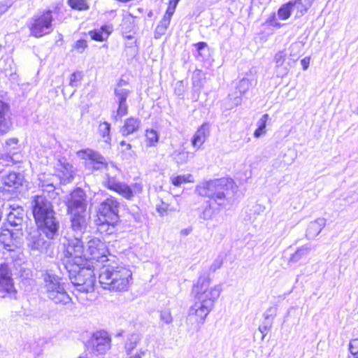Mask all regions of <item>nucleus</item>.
Masks as SVG:
<instances>
[{
  "label": "nucleus",
  "mask_w": 358,
  "mask_h": 358,
  "mask_svg": "<svg viewBox=\"0 0 358 358\" xmlns=\"http://www.w3.org/2000/svg\"><path fill=\"white\" fill-rule=\"evenodd\" d=\"M210 282L209 273L203 272L193 287L196 301L189 310L186 322L196 331L200 329L222 292L220 285L210 286Z\"/></svg>",
  "instance_id": "f257e3e1"
},
{
  "label": "nucleus",
  "mask_w": 358,
  "mask_h": 358,
  "mask_svg": "<svg viewBox=\"0 0 358 358\" xmlns=\"http://www.w3.org/2000/svg\"><path fill=\"white\" fill-rule=\"evenodd\" d=\"M234 182L230 178H220L199 183L196 187V192L201 196L209 199L208 205L201 213L199 217L204 220L212 219L215 215L213 208V204H217L222 208L226 206L227 201L228 190L232 189Z\"/></svg>",
  "instance_id": "f03ea898"
},
{
  "label": "nucleus",
  "mask_w": 358,
  "mask_h": 358,
  "mask_svg": "<svg viewBox=\"0 0 358 358\" xmlns=\"http://www.w3.org/2000/svg\"><path fill=\"white\" fill-rule=\"evenodd\" d=\"M31 209L37 227L45 236L48 239L58 236L60 224L52 203L44 196H35L31 201Z\"/></svg>",
  "instance_id": "7ed1b4c3"
},
{
  "label": "nucleus",
  "mask_w": 358,
  "mask_h": 358,
  "mask_svg": "<svg viewBox=\"0 0 358 358\" xmlns=\"http://www.w3.org/2000/svg\"><path fill=\"white\" fill-rule=\"evenodd\" d=\"M69 215L71 224L64 237V252L71 257V262L80 265L85 259L82 238L86 228V214Z\"/></svg>",
  "instance_id": "20e7f679"
},
{
  "label": "nucleus",
  "mask_w": 358,
  "mask_h": 358,
  "mask_svg": "<svg viewBox=\"0 0 358 358\" xmlns=\"http://www.w3.org/2000/svg\"><path fill=\"white\" fill-rule=\"evenodd\" d=\"M131 280L132 272L129 268L117 263L104 264L99 275L101 287L113 292L127 290Z\"/></svg>",
  "instance_id": "39448f33"
},
{
  "label": "nucleus",
  "mask_w": 358,
  "mask_h": 358,
  "mask_svg": "<svg viewBox=\"0 0 358 358\" xmlns=\"http://www.w3.org/2000/svg\"><path fill=\"white\" fill-rule=\"evenodd\" d=\"M65 268L69 273V279L71 283L75 286L76 290L82 293H88L94 290V276L93 271L89 268H85L84 262L82 264H76L70 262L71 257L65 253Z\"/></svg>",
  "instance_id": "423d86ee"
},
{
  "label": "nucleus",
  "mask_w": 358,
  "mask_h": 358,
  "mask_svg": "<svg viewBox=\"0 0 358 358\" xmlns=\"http://www.w3.org/2000/svg\"><path fill=\"white\" fill-rule=\"evenodd\" d=\"M43 280L42 292L54 303L66 306L72 302L59 276L51 271H45L43 273Z\"/></svg>",
  "instance_id": "0eeeda50"
},
{
  "label": "nucleus",
  "mask_w": 358,
  "mask_h": 358,
  "mask_svg": "<svg viewBox=\"0 0 358 358\" xmlns=\"http://www.w3.org/2000/svg\"><path fill=\"white\" fill-rule=\"evenodd\" d=\"M43 280L42 292L54 303L66 306L72 302L59 276L51 271H45L43 273Z\"/></svg>",
  "instance_id": "6e6552de"
},
{
  "label": "nucleus",
  "mask_w": 358,
  "mask_h": 358,
  "mask_svg": "<svg viewBox=\"0 0 358 358\" xmlns=\"http://www.w3.org/2000/svg\"><path fill=\"white\" fill-rule=\"evenodd\" d=\"M113 169L105 173L103 185L108 189L113 190L127 200H133L136 194L141 193L143 187L141 183L135 182L131 186L125 182H120L115 177V172Z\"/></svg>",
  "instance_id": "1a4fd4ad"
},
{
  "label": "nucleus",
  "mask_w": 358,
  "mask_h": 358,
  "mask_svg": "<svg viewBox=\"0 0 358 358\" xmlns=\"http://www.w3.org/2000/svg\"><path fill=\"white\" fill-rule=\"evenodd\" d=\"M53 20L52 12L50 10L35 14L29 22L30 35L36 38H41L49 34L52 31Z\"/></svg>",
  "instance_id": "9d476101"
},
{
  "label": "nucleus",
  "mask_w": 358,
  "mask_h": 358,
  "mask_svg": "<svg viewBox=\"0 0 358 358\" xmlns=\"http://www.w3.org/2000/svg\"><path fill=\"white\" fill-rule=\"evenodd\" d=\"M108 250L106 244L99 238H92L88 242L87 250L84 252V262L87 259L96 260L101 263L109 262Z\"/></svg>",
  "instance_id": "9b49d317"
},
{
  "label": "nucleus",
  "mask_w": 358,
  "mask_h": 358,
  "mask_svg": "<svg viewBox=\"0 0 358 358\" xmlns=\"http://www.w3.org/2000/svg\"><path fill=\"white\" fill-rule=\"evenodd\" d=\"M120 203L115 197L110 196L101 203L99 208V213L103 217V220L113 224L119 221Z\"/></svg>",
  "instance_id": "f8f14e48"
},
{
  "label": "nucleus",
  "mask_w": 358,
  "mask_h": 358,
  "mask_svg": "<svg viewBox=\"0 0 358 358\" xmlns=\"http://www.w3.org/2000/svg\"><path fill=\"white\" fill-rule=\"evenodd\" d=\"M87 206L86 194L80 188L73 190L66 201L69 214H87Z\"/></svg>",
  "instance_id": "ddd939ff"
},
{
  "label": "nucleus",
  "mask_w": 358,
  "mask_h": 358,
  "mask_svg": "<svg viewBox=\"0 0 358 358\" xmlns=\"http://www.w3.org/2000/svg\"><path fill=\"white\" fill-rule=\"evenodd\" d=\"M88 347L95 355L105 354L110 348V338L104 331H96L88 341Z\"/></svg>",
  "instance_id": "4468645a"
},
{
  "label": "nucleus",
  "mask_w": 358,
  "mask_h": 358,
  "mask_svg": "<svg viewBox=\"0 0 358 358\" xmlns=\"http://www.w3.org/2000/svg\"><path fill=\"white\" fill-rule=\"evenodd\" d=\"M43 236L45 235L38 227L30 230L26 237L27 248L32 252L40 253L45 252L51 245V239L46 241Z\"/></svg>",
  "instance_id": "2eb2a0df"
},
{
  "label": "nucleus",
  "mask_w": 358,
  "mask_h": 358,
  "mask_svg": "<svg viewBox=\"0 0 358 358\" xmlns=\"http://www.w3.org/2000/svg\"><path fill=\"white\" fill-rule=\"evenodd\" d=\"M12 271L6 263L0 264V293L14 294L15 293Z\"/></svg>",
  "instance_id": "dca6fc26"
},
{
  "label": "nucleus",
  "mask_w": 358,
  "mask_h": 358,
  "mask_svg": "<svg viewBox=\"0 0 358 358\" xmlns=\"http://www.w3.org/2000/svg\"><path fill=\"white\" fill-rule=\"evenodd\" d=\"M10 211L7 215V221L8 224L14 227H17V236H22V227L24 224V210L23 208L17 204L10 205Z\"/></svg>",
  "instance_id": "f3484780"
},
{
  "label": "nucleus",
  "mask_w": 358,
  "mask_h": 358,
  "mask_svg": "<svg viewBox=\"0 0 358 358\" xmlns=\"http://www.w3.org/2000/svg\"><path fill=\"white\" fill-rule=\"evenodd\" d=\"M130 90L117 86L115 89V102L118 104L116 114L113 115V119L116 121L126 115L128 112V106L127 99L130 94Z\"/></svg>",
  "instance_id": "a211bd4d"
},
{
  "label": "nucleus",
  "mask_w": 358,
  "mask_h": 358,
  "mask_svg": "<svg viewBox=\"0 0 358 358\" xmlns=\"http://www.w3.org/2000/svg\"><path fill=\"white\" fill-rule=\"evenodd\" d=\"M210 124L203 122L196 131L191 139V143L194 148L199 150L210 135Z\"/></svg>",
  "instance_id": "6ab92c4d"
},
{
  "label": "nucleus",
  "mask_w": 358,
  "mask_h": 358,
  "mask_svg": "<svg viewBox=\"0 0 358 358\" xmlns=\"http://www.w3.org/2000/svg\"><path fill=\"white\" fill-rule=\"evenodd\" d=\"M10 106L0 100V136L7 134L12 128Z\"/></svg>",
  "instance_id": "aec40b11"
},
{
  "label": "nucleus",
  "mask_w": 358,
  "mask_h": 358,
  "mask_svg": "<svg viewBox=\"0 0 358 358\" xmlns=\"http://www.w3.org/2000/svg\"><path fill=\"white\" fill-rule=\"evenodd\" d=\"M326 225V220L319 217L311 222L307 228L306 236L308 239H313L320 234Z\"/></svg>",
  "instance_id": "412c9836"
},
{
  "label": "nucleus",
  "mask_w": 358,
  "mask_h": 358,
  "mask_svg": "<svg viewBox=\"0 0 358 358\" xmlns=\"http://www.w3.org/2000/svg\"><path fill=\"white\" fill-rule=\"evenodd\" d=\"M77 155L79 158L88 161L86 164L87 166L95 162H99L100 160H104L105 158L99 152L89 148L78 151Z\"/></svg>",
  "instance_id": "4be33fe9"
},
{
  "label": "nucleus",
  "mask_w": 358,
  "mask_h": 358,
  "mask_svg": "<svg viewBox=\"0 0 358 358\" xmlns=\"http://www.w3.org/2000/svg\"><path fill=\"white\" fill-rule=\"evenodd\" d=\"M285 57L286 53L285 51L278 52L274 57L275 71L278 77L283 78L288 73L289 68L287 65L285 64Z\"/></svg>",
  "instance_id": "5701e85b"
},
{
  "label": "nucleus",
  "mask_w": 358,
  "mask_h": 358,
  "mask_svg": "<svg viewBox=\"0 0 358 358\" xmlns=\"http://www.w3.org/2000/svg\"><path fill=\"white\" fill-rule=\"evenodd\" d=\"M58 177L63 183L69 182L73 178V166L68 163H59L57 164Z\"/></svg>",
  "instance_id": "b1692460"
},
{
  "label": "nucleus",
  "mask_w": 358,
  "mask_h": 358,
  "mask_svg": "<svg viewBox=\"0 0 358 358\" xmlns=\"http://www.w3.org/2000/svg\"><path fill=\"white\" fill-rule=\"evenodd\" d=\"M22 176L15 172H10L8 175L2 178L3 184L13 189H17L19 187L22 186Z\"/></svg>",
  "instance_id": "393cba45"
},
{
  "label": "nucleus",
  "mask_w": 358,
  "mask_h": 358,
  "mask_svg": "<svg viewBox=\"0 0 358 358\" xmlns=\"http://www.w3.org/2000/svg\"><path fill=\"white\" fill-rule=\"evenodd\" d=\"M141 126V120L137 117H129L125 120L124 125L120 129L123 136H128L136 131Z\"/></svg>",
  "instance_id": "a878e982"
},
{
  "label": "nucleus",
  "mask_w": 358,
  "mask_h": 358,
  "mask_svg": "<svg viewBox=\"0 0 358 358\" xmlns=\"http://www.w3.org/2000/svg\"><path fill=\"white\" fill-rule=\"evenodd\" d=\"M113 27L111 25H103L99 29L90 31L89 34L92 39L96 41H103L106 40L112 32Z\"/></svg>",
  "instance_id": "bb28decb"
},
{
  "label": "nucleus",
  "mask_w": 358,
  "mask_h": 358,
  "mask_svg": "<svg viewBox=\"0 0 358 358\" xmlns=\"http://www.w3.org/2000/svg\"><path fill=\"white\" fill-rule=\"evenodd\" d=\"M194 155L193 152L186 151L184 148L175 150L171 155L173 159L178 164H186L189 161V159L192 158Z\"/></svg>",
  "instance_id": "cd10ccee"
},
{
  "label": "nucleus",
  "mask_w": 358,
  "mask_h": 358,
  "mask_svg": "<svg viewBox=\"0 0 358 358\" xmlns=\"http://www.w3.org/2000/svg\"><path fill=\"white\" fill-rule=\"evenodd\" d=\"M310 250L311 247L308 244L298 248L295 252L290 257L289 262L295 264L306 259Z\"/></svg>",
  "instance_id": "c85d7f7f"
},
{
  "label": "nucleus",
  "mask_w": 358,
  "mask_h": 358,
  "mask_svg": "<svg viewBox=\"0 0 358 358\" xmlns=\"http://www.w3.org/2000/svg\"><path fill=\"white\" fill-rule=\"evenodd\" d=\"M140 340L141 336L137 333H132L127 336L124 342V350L127 355H129L136 348Z\"/></svg>",
  "instance_id": "c756f323"
},
{
  "label": "nucleus",
  "mask_w": 358,
  "mask_h": 358,
  "mask_svg": "<svg viewBox=\"0 0 358 358\" xmlns=\"http://www.w3.org/2000/svg\"><path fill=\"white\" fill-rule=\"evenodd\" d=\"M90 169H91L92 171H100V170H105L106 172L110 171V169H113L114 171H117V168L113 163L108 164L106 159L104 158V160H100L99 162H95L94 164H92L90 166H87Z\"/></svg>",
  "instance_id": "7c9ffc66"
},
{
  "label": "nucleus",
  "mask_w": 358,
  "mask_h": 358,
  "mask_svg": "<svg viewBox=\"0 0 358 358\" xmlns=\"http://www.w3.org/2000/svg\"><path fill=\"white\" fill-rule=\"evenodd\" d=\"M294 7V3H293V1H290L282 4L278 10V16L279 19L282 20H287L290 17Z\"/></svg>",
  "instance_id": "2f4dec72"
},
{
  "label": "nucleus",
  "mask_w": 358,
  "mask_h": 358,
  "mask_svg": "<svg viewBox=\"0 0 358 358\" xmlns=\"http://www.w3.org/2000/svg\"><path fill=\"white\" fill-rule=\"evenodd\" d=\"M269 118V115L268 114L263 115L260 119L257 121V128L254 132V136L255 138H260L264 136L266 133V123Z\"/></svg>",
  "instance_id": "473e14b6"
},
{
  "label": "nucleus",
  "mask_w": 358,
  "mask_h": 358,
  "mask_svg": "<svg viewBox=\"0 0 358 358\" xmlns=\"http://www.w3.org/2000/svg\"><path fill=\"white\" fill-rule=\"evenodd\" d=\"M110 124L107 122H103L99 125V133L105 143H110L111 138L110 136Z\"/></svg>",
  "instance_id": "72a5a7b5"
},
{
  "label": "nucleus",
  "mask_w": 358,
  "mask_h": 358,
  "mask_svg": "<svg viewBox=\"0 0 358 358\" xmlns=\"http://www.w3.org/2000/svg\"><path fill=\"white\" fill-rule=\"evenodd\" d=\"M255 83L256 81L254 78H243L240 80L236 89L238 90L240 95H242Z\"/></svg>",
  "instance_id": "f704fd0d"
},
{
  "label": "nucleus",
  "mask_w": 358,
  "mask_h": 358,
  "mask_svg": "<svg viewBox=\"0 0 358 358\" xmlns=\"http://www.w3.org/2000/svg\"><path fill=\"white\" fill-rule=\"evenodd\" d=\"M206 78L205 73L199 69H196L192 73V83L194 87L200 89Z\"/></svg>",
  "instance_id": "c9c22d12"
},
{
  "label": "nucleus",
  "mask_w": 358,
  "mask_h": 358,
  "mask_svg": "<svg viewBox=\"0 0 358 358\" xmlns=\"http://www.w3.org/2000/svg\"><path fill=\"white\" fill-rule=\"evenodd\" d=\"M313 1L314 0H295L293 3H294V7L296 8L297 10L301 15H303L312 6Z\"/></svg>",
  "instance_id": "e433bc0d"
},
{
  "label": "nucleus",
  "mask_w": 358,
  "mask_h": 358,
  "mask_svg": "<svg viewBox=\"0 0 358 358\" xmlns=\"http://www.w3.org/2000/svg\"><path fill=\"white\" fill-rule=\"evenodd\" d=\"M3 248L8 252H13V255H11L10 257L14 261L21 262L22 260V259H23L22 257L24 256L23 253L22 252H20V250L19 249L15 250V248H17V247L15 245H10V244H4Z\"/></svg>",
  "instance_id": "4c0bfd02"
},
{
  "label": "nucleus",
  "mask_w": 358,
  "mask_h": 358,
  "mask_svg": "<svg viewBox=\"0 0 358 358\" xmlns=\"http://www.w3.org/2000/svg\"><path fill=\"white\" fill-rule=\"evenodd\" d=\"M145 138L147 145L150 147L155 145L159 140L157 132L152 129L146 130Z\"/></svg>",
  "instance_id": "58836bf2"
},
{
  "label": "nucleus",
  "mask_w": 358,
  "mask_h": 358,
  "mask_svg": "<svg viewBox=\"0 0 358 358\" xmlns=\"http://www.w3.org/2000/svg\"><path fill=\"white\" fill-rule=\"evenodd\" d=\"M69 5L73 9L80 11L87 10L90 8L86 0H69Z\"/></svg>",
  "instance_id": "ea45409f"
},
{
  "label": "nucleus",
  "mask_w": 358,
  "mask_h": 358,
  "mask_svg": "<svg viewBox=\"0 0 358 358\" xmlns=\"http://www.w3.org/2000/svg\"><path fill=\"white\" fill-rule=\"evenodd\" d=\"M277 310H278V308L276 306H271V307L268 308L266 310V311L264 312V313L263 314V316L264 318V321L268 322H269L271 324H273V320L277 315Z\"/></svg>",
  "instance_id": "a19ab883"
},
{
  "label": "nucleus",
  "mask_w": 358,
  "mask_h": 358,
  "mask_svg": "<svg viewBox=\"0 0 358 358\" xmlns=\"http://www.w3.org/2000/svg\"><path fill=\"white\" fill-rule=\"evenodd\" d=\"M83 78L82 71H76L73 73L70 76L69 85L73 88H76L78 86V82ZM76 89L72 92L71 96L75 93Z\"/></svg>",
  "instance_id": "79ce46f5"
},
{
  "label": "nucleus",
  "mask_w": 358,
  "mask_h": 358,
  "mask_svg": "<svg viewBox=\"0 0 358 358\" xmlns=\"http://www.w3.org/2000/svg\"><path fill=\"white\" fill-rule=\"evenodd\" d=\"M17 143H18V139L16 138H11L8 139L6 141V145H5V148H4L5 150L8 153L10 154L13 150L17 149Z\"/></svg>",
  "instance_id": "37998d69"
},
{
  "label": "nucleus",
  "mask_w": 358,
  "mask_h": 358,
  "mask_svg": "<svg viewBox=\"0 0 358 358\" xmlns=\"http://www.w3.org/2000/svg\"><path fill=\"white\" fill-rule=\"evenodd\" d=\"M160 320L166 324H171L173 321V317L170 310L168 309L162 310L160 312Z\"/></svg>",
  "instance_id": "c03bdc74"
},
{
  "label": "nucleus",
  "mask_w": 358,
  "mask_h": 358,
  "mask_svg": "<svg viewBox=\"0 0 358 358\" xmlns=\"http://www.w3.org/2000/svg\"><path fill=\"white\" fill-rule=\"evenodd\" d=\"M87 47V42L83 39L77 41L73 45V48L79 53H83Z\"/></svg>",
  "instance_id": "a18cd8bd"
},
{
  "label": "nucleus",
  "mask_w": 358,
  "mask_h": 358,
  "mask_svg": "<svg viewBox=\"0 0 358 358\" xmlns=\"http://www.w3.org/2000/svg\"><path fill=\"white\" fill-rule=\"evenodd\" d=\"M13 163V157L9 153L0 155V165L9 166Z\"/></svg>",
  "instance_id": "49530a36"
},
{
  "label": "nucleus",
  "mask_w": 358,
  "mask_h": 358,
  "mask_svg": "<svg viewBox=\"0 0 358 358\" xmlns=\"http://www.w3.org/2000/svg\"><path fill=\"white\" fill-rule=\"evenodd\" d=\"M273 324L271 322L263 321L262 324L259 327V331L262 334V339L266 336L268 331L272 327Z\"/></svg>",
  "instance_id": "de8ad7c7"
},
{
  "label": "nucleus",
  "mask_w": 358,
  "mask_h": 358,
  "mask_svg": "<svg viewBox=\"0 0 358 358\" xmlns=\"http://www.w3.org/2000/svg\"><path fill=\"white\" fill-rule=\"evenodd\" d=\"M12 4L13 1L11 0H3L0 1V16L5 13Z\"/></svg>",
  "instance_id": "09e8293b"
},
{
  "label": "nucleus",
  "mask_w": 358,
  "mask_h": 358,
  "mask_svg": "<svg viewBox=\"0 0 358 358\" xmlns=\"http://www.w3.org/2000/svg\"><path fill=\"white\" fill-rule=\"evenodd\" d=\"M222 259L220 257H217L210 265L209 270L212 272H215L222 266Z\"/></svg>",
  "instance_id": "8fccbe9b"
},
{
  "label": "nucleus",
  "mask_w": 358,
  "mask_h": 358,
  "mask_svg": "<svg viewBox=\"0 0 358 358\" xmlns=\"http://www.w3.org/2000/svg\"><path fill=\"white\" fill-rule=\"evenodd\" d=\"M187 181L185 176H177L171 178L172 184L175 186H180L182 183Z\"/></svg>",
  "instance_id": "3c124183"
},
{
  "label": "nucleus",
  "mask_w": 358,
  "mask_h": 358,
  "mask_svg": "<svg viewBox=\"0 0 358 358\" xmlns=\"http://www.w3.org/2000/svg\"><path fill=\"white\" fill-rule=\"evenodd\" d=\"M115 224H110L106 222L105 220H102V224L101 225V229H103L106 227L107 228L105 229L106 233L108 234H112L115 231Z\"/></svg>",
  "instance_id": "603ef678"
},
{
  "label": "nucleus",
  "mask_w": 358,
  "mask_h": 358,
  "mask_svg": "<svg viewBox=\"0 0 358 358\" xmlns=\"http://www.w3.org/2000/svg\"><path fill=\"white\" fill-rule=\"evenodd\" d=\"M349 350L351 354L358 352V338H355L350 341L349 344Z\"/></svg>",
  "instance_id": "864d4df0"
},
{
  "label": "nucleus",
  "mask_w": 358,
  "mask_h": 358,
  "mask_svg": "<svg viewBox=\"0 0 358 358\" xmlns=\"http://www.w3.org/2000/svg\"><path fill=\"white\" fill-rule=\"evenodd\" d=\"M176 6H177V5H174V4L169 3V5L166 9V11L164 17L171 19V17L175 12Z\"/></svg>",
  "instance_id": "5fc2aeb1"
},
{
  "label": "nucleus",
  "mask_w": 358,
  "mask_h": 358,
  "mask_svg": "<svg viewBox=\"0 0 358 358\" xmlns=\"http://www.w3.org/2000/svg\"><path fill=\"white\" fill-rule=\"evenodd\" d=\"M169 204L162 202L161 204L157 205L156 210L161 215H164L168 210Z\"/></svg>",
  "instance_id": "6e6d98bb"
},
{
  "label": "nucleus",
  "mask_w": 358,
  "mask_h": 358,
  "mask_svg": "<svg viewBox=\"0 0 358 358\" xmlns=\"http://www.w3.org/2000/svg\"><path fill=\"white\" fill-rule=\"evenodd\" d=\"M41 186L42 187H46V189H45V191L48 192H50L52 191H54L55 187V185L53 183V182H48V181H41Z\"/></svg>",
  "instance_id": "4d7b16f0"
},
{
  "label": "nucleus",
  "mask_w": 358,
  "mask_h": 358,
  "mask_svg": "<svg viewBox=\"0 0 358 358\" xmlns=\"http://www.w3.org/2000/svg\"><path fill=\"white\" fill-rule=\"evenodd\" d=\"M166 31V29L164 27H162L159 24L157 26L155 31V38H159L165 34Z\"/></svg>",
  "instance_id": "13d9d810"
},
{
  "label": "nucleus",
  "mask_w": 358,
  "mask_h": 358,
  "mask_svg": "<svg viewBox=\"0 0 358 358\" xmlns=\"http://www.w3.org/2000/svg\"><path fill=\"white\" fill-rule=\"evenodd\" d=\"M184 92V85L182 81L177 83L176 87L175 88V93L178 96H180L183 94Z\"/></svg>",
  "instance_id": "bf43d9fd"
},
{
  "label": "nucleus",
  "mask_w": 358,
  "mask_h": 358,
  "mask_svg": "<svg viewBox=\"0 0 358 358\" xmlns=\"http://www.w3.org/2000/svg\"><path fill=\"white\" fill-rule=\"evenodd\" d=\"M171 19L163 17V18L161 20V21L159 23V25L162 27H164L167 30L169 24H170Z\"/></svg>",
  "instance_id": "052dcab7"
},
{
  "label": "nucleus",
  "mask_w": 358,
  "mask_h": 358,
  "mask_svg": "<svg viewBox=\"0 0 358 358\" xmlns=\"http://www.w3.org/2000/svg\"><path fill=\"white\" fill-rule=\"evenodd\" d=\"M196 48L197 51L199 52V54L201 55V51L204 49L207 44L205 42H199L194 45Z\"/></svg>",
  "instance_id": "680f3d73"
},
{
  "label": "nucleus",
  "mask_w": 358,
  "mask_h": 358,
  "mask_svg": "<svg viewBox=\"0 0 358 358\" xmlns=\"http://www.w3.org/2000/svg\"><path fill=\"white\" fill-rule=\"evenodd\" d=\"M303 70H306L309 66L310 57H305L301 61Z\"/></svg>",
  "instance_id": "e2e57ef3"
},
{
  "label": "nucleus",
  "mask_w": 358,
  "mask_h": 358,
  "mask_svg": "<svg viewBox=\"0 0 358 358\" xmlns=\"http://www.w3.org/2000/svg\"><path fill=\"white\" fill-rule=\"evenodd\" d=\"M120 145L126 146L127 150H130L131 148V145L129 143H127L124 141L120 142Z\"/></svg>",
  "instance_id": "0e129e2a"
},
{
  "label": "nucleus",
  "mask_w": 358,
  "mask_h": 358,
  "mask_svg": "<svg viewBox=\"0 0 358 358\" xmlns=\"http://www.w3.org/2000/svg\"><path fill=\"white\" fill-rule=\"evenodd\" d=\"M180 0H169L170 3L178 5Z\"/></svg>",
  "instance_id": "69168bd1"
},
{
  "label": "nucleus",
  "mask_w": 358,
  "mask_h": 358,
  "mask_svg": "<svg viewBox=\"0 0 358 358\" xmlns=\"http://www.w3.org/2000/svg\"><path fill=\"white\" fill-rule=\"evenodd\" d=\"M145 352V350L141 349V350H139V353H138L137 355H139L141 356V355H144Z\"/></svg>",
  "instance_id": "338daca9"
},
{
  "label": "nucleus",
  "mask_w": 358,
  "mask_h": 358,
  "mask_svg": "<svg viewBox=\"0 0 358 358\" xmlns=\"http://www.w3.org/2000/svg\"><path fill=\"white\" fill-rule=\"evenodd\" d=\"M129 358H141L139 355H135L134 356L130 357Z\"/></svg>",
  "instance_id": "774afa93"
}]
</instances>
